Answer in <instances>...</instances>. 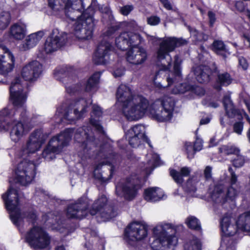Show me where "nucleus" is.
Returning <instances> with one entry per match:
<instances>
[{"instance_id": "b1692460", "label": "nucleus", "mask_w": 250, "mask_h": 250, "mask_svg": "<svg viewBox=\"0 0 250 250\" xmlns=\"http://www.w3.org/2000/svg\"><path fill=\"white\" fill-rule=\"evenodd\" d=\"M217 73V77L212 87L217 91H220L222 90L223 87H227L231 83L232 79L230 74L227 72L220 73L219 71Z\"/></svg>"}, {"instance_id": "864d4df0", "label": "nucleus", "mask_w": 250, "mask_h": 250, "mask_svg": "<svg viewBox=\"0 0 250 250\" xmlns=\"http://www.w3.org/2000/svg\"><path fill=\"white\" fill-rule=\"evenodd\" d=\"M238 65L241 67L243 70H247L249 66L247 60L243 56H240L238 58Z\"/></svg>"}, {"instance_id": "6ab92c4d", "label": "nucleus", "mask_w": 250, "mask_h": 250, "mask_svg": "<svg viewBox=\"0 0 250 250\" xmlns=\"http://www.w3.org/2000/svg\"><path fill=\"white\" fill-rule=\"evenodd\" d=\"M45 141V136L41 129H36L30 134L27 142L28 152L34 153L38 151Z\"/></svg>"}, {"instance_id": "c03bdc74", "label": "nucleus", "mask_w": 250, "mask_h": 250, "mask_svg": "<svg viewBox=\"0 0 250 250\" xmlns=\"http://www.w3.org/2000/svg\"><path fill=\"white\" fill-rule=\"evenodd\" d=\"M235 155L236 157L232 160V164L234 167H241L245 163L244 157L240 155V153L235 154Z\"/></svg>"}, {"instance_id": "774afa93", "label": "nucleus", "mask_w": 250, "mask_h": 250, "mask_svg": "<svg viewBox=\"0 0 250 250\" xmlns=\"http://www.w3.org/2000/svg\"><path fill=\"white\" fill-rule=\"evenodd\" d=\"M92 113L96 116L100 117L102 114L101 107L99 106H93L92 108Z\"/></svg>"}, {"instance_id": "4c0bfd02", "label": "nucleus", "mask_w": 250, "mask_h": 250, "mask_svg": "<svg viewBox=\"0 0 250 250\" xmlns=\"http://www.w3.org/2000/svg\"><path fill=\"white\" fill-rule=\"evenodd\" d=\"M184 250H202V244L197 238L190 240L184 245Z\"/></svg>"}, {"instance_id": "f8f14e48", "label": "nucleus", "mask_w": 250, "mask_h": 250, "mask_svg": "<svg viewBox=\"0 0 250 250\" xmlns=\"http://www.w3.org/2000/svg\"><path fill=\"white\" fill-rule=\"evenodd\" d=\"M88 203L85 196L79 198L75 203L69 204L67 208L66 215L68 219L81 220L88 213Z\"/></svg>"}, {"instance_id": "bf43d9fd", "label": "nucleus", "mask_w": 250, "mask_h": 250, "mask_svg": "<svg viewBox=\"0 0 250 250\" xmlns=\"http://www.w3.org/2000/svg\"><path fill=\"white\" fill-rule=\"evenodd\" d=\"M71 67H67V66L62 67V68H57L54 70V74L57 75L59 74H63V75H67L69 71V69H70Z\"/></svg>"}, {"instance_id": "e2e57ef3", "label": "nucleus", "mask_w": 250, "mask_h": 250, "mask_svg": "<svg viewBox=\"0 0 250 250\" xmlns=\"http://www.w3.org/2000/svg\"><path fill=\"white\" fill-rule=\"evenodd\" d=\"M95 178L99 180L102 183H108L112 178H110V174L107 178L104 177L101 173H98L97 175H94Z\"/></svg>"}, {"instance_id": "6e6d98bb", "label": "nucleus", "mask_w": 250, "mask_h": 250, "mask_svg": "<svg viewBox=\"0 0 250 250\" xmlns=\"http://www.w3.org/2000/svg\"><path fill=\"white\" fill-rule=\"evenodd\" d=\"M133 9V6L132 5H126L121 8L120 12L124 16H127Z\"/></svg>"}, {"instance_id": "5fc2aeb1", "label": "nucleus", "mask_w": 250, "mask_h": 250, "mask_svg": "<svg viewBox=\"0 0 250 250\" xmlns=\"http://www.w3.org/2000/svg\"><path fill=\"white\" fill-rule=\"evenodd\" d=\"M222 103L225 110L233 105L230 99V96L228 95H225L223 97L222 99Z\"/></svg>"}, {"instance_id": "7ed1b4c3", "label": "nucleus", "mask_w": 250, "mask_h": 250, "mask_svg": "<svg viewBox=\"0 0 250 250\" xmlns=\"http://www.w3.org/2000/svg\"><path fill=\"white\" fill-rule=\"evenodd\" d=\"M14 111L12 109L4 108L0 111V131H10L11 139L15 142H18L23 136L24 126L22 123L28 120L26 111L23 110L20 117V121L13 119Z\"/></svg>"}, {"instance_id": "37998d69", "label": "nucleus", "mask_w": 250, "mask_h": 250, "mask_svg": "<svg viewBox=\"0 0 250 250\" xmlns=\"http://www.w3.org/2000/svg\"><path fill=\"white\" fill-rule=\"evenodd\" d=\"M132 136L128 137V143L129 145L133 148H136L142 144L143 142V137L132 135Z\"/></svg>"}, {"instance_id": "9d476101", "label": "nucleus", "mask_w": 250, "mask_h": 250, "mask_svg": "<svg viewBox=\"0 0 250 250\" xmlns=\"http://www.w3.org/2000/svg\"><path fill=\"white\" fill-rule=\"evenodd\" d=\"M107 198L104 194L95 201L89 209V214L92 216L98 213L101 214L104 220H109L116 216V211L113 204H107Z\"/></svg>"}, {"instance_id": "0e129e2a", "label": "nucleus", "mask_w": 250, "mask_h": 250, "mask_svg": "<svg viewBox=\"0 0 250 250\" xmlns=\"http://www.w3.org/2000/svg\"><path fill=\"white\" fill-rule=\"evenodd\" d=\"M234 6L236 10L240 12H243L245 10L244 4L242 1H235Z\"/></svg>"}, {"instance_id": "f257e3e1", "label": "nucleus", "mask_w": 250, "mask_h": 250, "mask_svg": "<svg viewBox=\"0 0 250 250\" xmlns=\"http://www.w3.org/2000/svg\"><path fill=\"white\" fill-rule=\"evenodd\" d=\"M1 198L10 219L15 226L20 227L21 222L24 220L35 226L38 219L36 211L34 209L21 211L19 194L16 189L9 187L6 192L2 194Z\"/></svg>"}, {"instance_id": "49530a36", "label": "nucleus", "mask_w": 250, "mask_h": 250, "mask_svg": "<svg viewBox=\"0 0 250 250\" xmlns=\"http://www.w3.org/2000/svg\"><path fill=\"white\" fill-rule=\"evenodd\" d=\"M194 38L199 42H205L208 40V36L207 34L203 32L196 30L195 31Z\"/></svg>"}, {"instance_id": "20e7f679", "label": "nucleus", "mask_w": 250, "mask_h": 250, "mask_svg": "<svg viewBox=\"0 0 250 250\" xmlns=\"http://www.w3.org/2000/svg\"><path fill=\"white\" fill-rule=\"evenodd\" d=\"M159 230L157 227L153 229L155 239L151 244L152 250H170L176 246L178 238L175 235L176 228L171 223H166L161 226Z\"/></svg>"}, {"instance_id": "9b49d317", "label": "nucleus", "mask_w": 250, "mask_h": 250, "mask_svg": "<svg viewBox=\"0 0 250 250\" xmlns=\"http://www.w3.org/2000/svg\"><path fill=\"white\" fill-rule=\"evenodd\" d=\"M144 41L143 37L139 33L125 31L121 33L116 38L115 44L119 50L125 51L139 46Z\"/></svg>"}, {"instance_id": "39448f33", "label": "nucleus", "mask_w": 250, "mask_h": 250, "mask_svg": "<svg viewBox=\"0 0 250 250\" xmlns=\"http://www.w3.org/2000/svg\"><path fill=\"white\" fill-rule=\"evenodd\" d=\"M94 9L89 6L83 11L73 25L74 35L79 40H89L93 35L95 26Z\"/></svg>"}, {"instance_id": "3c124183", "label": "nucleus", "mask_w": 250, "mask_h": 250, "mask_svg": "<svg viewBox=\"0 0 250 250\" xmlns=\"http://www.w3.org/2000/svg\"><path fill=\"white\" fill-rule=\"evenodd\" d=\"M121 27L120 24H117L116 25H112L108 27L106 31V35L108 36H111L113 35L116 31H118Z\"/></svg>"}, {"instance_id": "a211bd4d", "label": "nucleus", "mask_w": 250, "mask_h": 250, "mask_svg": "<svg viewBox=\"0 0 250 250\" xmlns=\"http://www.w3.org/2000/svg\"><path fill=\"white\" fill-rule=\"evenodd\" d=\"M42 72V65L37 61L30 62L22 67L21 75L26 81L37 80Z\"/></svg>"}, {"instance_id": "de8ad7c7", "label": "nucleus", "mask_w": 250, "mask_h": 250, "mask_svg": "<svg viewBox=\"0 0 250 250\" xmlns=\"http://www.w3.org/2000/svg\"><path fill=\"white\" fill-rule=\"evenodd\" d=\"M31 36V34L27 37L26 40V44L27 46L29 48H32L34 46H36L39 42L38 39H37L35 37Z\"/></svg>"}, {"instance_id": "412c9836", "label": "nucleus", "mask_w": 250, "mask_h": 250, "mask_svg": "<svg viewBox=\"0 0 250 250\" xmlns=\"http://www.w3.org/2000/svg\"><path fill=\"white\" fill-rule=\"evenodd\" d=\"M219 70L216 66L212 69L207 65H201L196 67L194 74L197 82L200 83H207L211 80V76L213 73L218 72Z\"/></svg>"}, {"instance_id": "393cba45", "label": "nucleus", "mask_w": 250, "mask_h": 250, "mask_svg": "<svg viewBox=\"0 0 250 250\" xmlns=\"http://www.w3.org/2000/svg\"><path fill=\"white\" fill-rule=\"evenodd\" d=\"M137 180L140 182V179L137 177ZM142 186L140 182L137 184H133L132 186H129L126 184H123L122 187V191L124 198L127 201H132L137 196L138 191L141 188Z\"/></svg>"}, {"instance_id": "bb28decb", "label": "nucleus", "mask_w": 250, "mask_h": 250, "mask_svg": "<svg viewBox=\"0 0 250 250\" xmlns=\"http://www.w3.org/2000/svg\"><path fill=\"white\" fill-rule=\"evenodd\" d=\"M143 196L146 201L156 202L159 201L163 198L164 193L160 188L152 187L145 189Z\"/></svg>"}, {"instance_id": "72a5a7b5", "label": "nucleus", "mask_w": 250, "mask_h": 250, "mask_svg": "<svg viewBox=\"0 0 250 250\" xmlns=\"http://www.w3.org/2000/svg\"><path fill=\"white\" fill-rule=\"evenodd\" d=\"M197 143V141L194 142L193 145L190 142H186L185 143V147L186 152L188 159L193 158L196 152L202 149L203 145L201 144V142L200 143L199 145L198 146H196Z\"/></svg>"}, {"instance_id": "cd10ccee", "label": "nucleus", "mask_w": 250, "mask_h": 250, "mask_svg": "<svg viewBox=\"0 0 250 250\" xmlns=\"http://www.w3.org/2000/svg\"><path fill=\"white\" fill-rule=\"evenodd\" d=\"M220 227L223 235L226 237L232 236L236 232L234 226L231 224L230 216H224L222 217L220 221Z\"/></svg>"}, {"instance_id": "c756f323", "label": "nucleus", "mask_w": 250, "mask_h": 250, "mask_svg": "<svg viewBox=\"0 0 250 250\" xmlns=\"http://www.w3.org/2000/svg\"><path fill=\"white\" fill-rule=\"evenodd\" d=\"M236 225L244 231L250 232V210L239 216Z\"/></svg>"}, {"instance_id": "338daca9", "label": "nucleus", "mask_w": 250, "mask_h": 250, "mask_svg": "<svg viewBox=\"0 0 250 250\" xmlns=\"http://www.w3.org/2000/svg\"><path fill=\"white\" fill-rule=\"evenodd\" d=\"M103 13L108 17L109 19L112 21L113 19V16L112 14V11L108 6H105L103 9Z\"/></svg>"}, {"instance_id": "f03ea898", "label": "nucleus", "mask_w": 250, "mask_h": 250, "mask_svg": "<svg viewBox=\"0 0 250 250\" xmlns=\"http://www.w3.org/2000/svg\"><path fill=\"white\" fill-rule=\"evenodd\" d=\"M118 99L122 102V113L129 121H138L144 117L149 106L148 100L143 96H139V102L137 104L131 105L132 94L129 87L121 84L116 92Z\"/></svg>"}, {"instance_id": "a18cd8bd", "label": "nucleus", "mask_w": 250, "mask_h": 250, "mask_svg": "<svg viewBox=\"0 0 250 250\" xmlns=\"http://www.w3.org/2000/svg\"><path fill=\"white\" fill-rule=\"evenodd\" d=\"M88 105L86 102H84V105H83V107L80 111L78 108H75L73 111L74 115L76 116L78 119H80L83 117L84 115L87 111Z\"/></svg>"}, {"instance_id": "aec40b11", "label": "nucleus", "mask_w": 250, "mask_h": 250, "mask_svg": "<svg viewBox=\"0 0 250 250\" xmlns=\"http://www.w3.org/2000/svg\"><path fill=\"white\" fill-rule=\"evenodd\" d=\"M147 57L146 50L139 46L128 50L126 53V61L130 63L135 65L143 63L146 60Z\"/></svg>"}, {"instance_id": "6e6552de", "label": "nucleus", "mask_w": 250, "mask_h": 250, "mask_svg": "<svg viewBox=\"0 0 250 250\" xmlns=\"http://www.w3.org/2000/svg\"><path fill=\"white\" fill-rule=\"evenodd\" d=\"M148 234V226L140 221L129 223L124 230V239L127 245L134 246L136 241L145 239Z\"/></svg>"}, {"instance_id": "473e14b6", "label": "nucleus", "mask_w": 250, "mask_h": 250, "mask_svg": "<svg viewBox=\"0 0 250 250\" xmlns=\"http://www.w3.org/2000/svg\"><path fill=\"white\" fill-rule=\"evenodd\" d=\"M128 133L131 135L138 136L140 137H143V142H146L150 146H151L150 140L146 135L144 126L142 125L138 124L132 126L128 130Z\"/></svg>"}, {"instance_id": "79ce46f5", "label": "nucleus", "mask_w": 250, "mask_h": 250, "mask_svg": "<svg viewBox=\"0 0 250 250\" xmlns=\"http://www.w3.org/2000/svg\"><path fill=\"white\" fill-rule=\"evenodd\" d=\"M229 109L226 110V112L228 116L231 118L236 117L239 120H243V116L239 109L235 108L233 105Z\"/></svg>"}, {"instance_id": "a19ab883", "label": "nucleus", "mask_w": 250, "mask_h": 250, "mask_svg": "<svg viewBox=\"0 0 250 250\" xmlns=\"http://www.w3.org/2000/svg\"><path fill=\"white\" fill-rule=\"evenodd\" d=\"M186 223L188 228L191 229L198 231L201 229L200 221L195 216L188 217L187 219Z\"/></svg>"}, {"instance_id": "09e8293b", "label": "nucleus", "mask_w": 250, "mask_h": 250, "mask_svg": "<svg viewBox=\"0 0 250 250\" xmlns=\"http://www.w3.org/2000/svg\"><path fill=\"white\" fill-rule=\"evenodd\" d=\"M160 18L157 16H151L147 18V23L151 26H155L160 23Z\"/></svg>"}, {"instance_id": "4d7b16f0", "label": "nucleus", "mask_w": 250, "mask_h": 250, "mask_svg": "<svg viewBox=\"0 0 250 250\" xmlns=\"http://www.w3.org/2000/svg\"><path fill=\"white\" fill-rule=\"evenodd\" d=\"M173 74L175 77H180L182 76L180 64L177 62L174 63Z\"/></svg>"}, {"instance_id": "2f4dec72", "label": "nucleus", "mask_w": 250, "mask_h": 250, "mask_svg": "<svg viewBox=\"0 0 250 250\" xmlns=\"http://www.w3.org/2000/svg\"><path fill=\"white\" fill-rule=\"evenodd\" d=\"M9 33L14 39L17 40H21L25 37L26 27L24 25L15 23L11 26Z\"/></svg>"}, {"instance_id": "e433bc0d", "label": "nucleus", "mask_w": 250, "mask_h": 250, "mask_svg": "<svg viewBox=\"0 0 250 250\" xmlns=\"http://www.w3.org/2000/svg\"><path fill=\"white\" fill-rule=\"evenodd\" d=\"M219 152L226 155H235L240 153V150L233 145H222L219 148Z\"/></svg>"}, {"instance_id": "c9c22d12", "label": "nucleus", "mask_w": 250, "mask_h": 250, "mask_svg": "<svg viewBox=\"0 0 250 250\" xmlns=\"http://www.w3.org/2000/svg\"><path fill=\"white\" fill-rule=\"evenodd\" d=\"M212 46L213 50L217 54L221 55L224 58H226L227 49L226 44L223 41L215 40L212 43Z\"/></svg>"}, {"instance_id": "0eeeda50", "label": "nucleus", "mask_w": 250, "mask_h": 250, "mask_svg": "<svg viewBox=\"0 0 250 250\" xmlns=\"http://www.w3.org/2000/svg\"><path fill=\"white\" fill-rule=\"evenodd\" d=\"M24 241L31 248L39 250L47 248L50 244L51 239L42 227L34 226L25 233Z\"/></svg>"}, {"instance_id": "dca6fc26", "label": "nucleus", "mask_w": 250, "mask_h": 250, "mask_svg": "<svg viewBox=\"0 0 250 250\" xmlns=\"http://www.w3.org/2000/svg\"><path fill=\"white\" fill-rule=\"evenodd\" d=\"M111 43L104 40H102L98 44L94 53V61L96 64H105L109 60V56L113 51Z\"/></svg>"}, {"instance_id": "4468645a", "label": "nucleus", "mask_w": 250, "mask_h": 250, "mask_svg": "<svg viewBox=\"0 0 250 250\" xmlns=\"http://www.w3.org/2000/svg\"><path fill=\"white\" fill-rule=\"evenodd\" d=\"M67 42V34L60 33L58 29L52 30L44 43V50L47 54L51 53L64 46Z\"/></svg>"}, {"instance_id": "680f3d73", "label": "nucleus", "mask_w": 250, "mask_h": 250, "mask_svg": "<svg viewBox=\"0 0 250 250\" xmlns=\"http://www.w3.org/2000/svg\"><path fill=\"white\" fill-rule=\"evenodd\" d=\"M208 16L209 19V26L212 27L216 20L215 14L211 11H209L208 13Z\"/></svg>"}, {"instance_id": "f3484780", "label": "nucleus", "mask_w": 250, "mask_h": 250, "mask_svg": "<svg viewBox=\"0 0 250 250\" xmlns=\"http://www.w3.org/2000/svg\"><path fill=\"white\" fill-rule=\"evenodd\" d=\"M23 86L21 83V79L16 77L12 82L9 87L10 97L15 106H22L26 97L23 94Z\"/></svg>"}, {"instance_id": "f704fd0d", "label": "nucleus", "mask_w": 250, "mask_h": 250, "mask_svg": "<svg viewBox=\"0 0 250 250\" xmlns=\"http://www.w3.org/2000/svg\"><path fill=\"white\" fill-rule=\"evenodd\" d=\"M237 196V190L232 186H229L227 188L226 194L221 200V204L224 205L228 202H233Z\"/></svg>"}, {"instance_id": "c85d7f7f", "label": "nucleus", "mask_w": 250, "mask_h": 250, "mask_svg": "<svg viewBox=\"0 0 250 250\" xmlns=\"http://www.w3.org/2000/svg\"><path fill=\"white\" fill-rule=\"evenodd\" d=\"M190 172V168L187 167H182L181 168L180 171H178L175 169H169L170 175L174 181L179 185H182L184 183L183 177L188 176Z\"/></svg>"}, {"instance_id": "ddd939ff", "label": "nucleus", "mask_w": 250, "mask_h": 250, "mask_svg": "<svg viewBox=\"0 0 250 250\" xmlns=\"http://www.w3.org/2000/svg\"><path fill=\"white\" fill-rule=\"evenodd\" d=\"M188 42L183 38L168 37L160 43L157 51V58L159 61L166 59L169 53L175 50L176 47L187 44Z\"/></svg>"}, {"instance_id": "4be33fe9", "label": "nucleus", "mask_w": 250, "mask_h": 250, "mask_svg": "<svg viewBox=\"0 0 250 250\" xmlns=\"http://www.w3.org/2000/svg\"><path fill=\"white\" fill-rule=\"evenodd\" d=\"M75 138L84 151H88L92 148V146H95L96 140L95 136L90 135L85 131L83 132V136L81 134H76Z\"/></svg>"}, {"instance_id": "a878e982", "label": "nucleus", "mask_w": 250, "mask_h": 250, "mask_svg": "<svg viewBox=\"0 0 250 250\" xmlns=\"http://www.w3.org/2000/svg\"><path fill=\"white\" fill-rule=\"evenodd\" d=\"M74 130L73 128H65L59 134L52 138L50 140V143L57 141L62 147L67 146L71 140Z\"/></svg>"}, {"instance_id": "603ef678", "label": "nucleus", "mask_w": 250, "mask_h": 250, "mask_svg": "<svg viewBox=\"0 0 250 250\" xmlns=\"http://www.w3.org/2000/svg\"><path fill=\"white\" fill-rule=\"evenodd\" d=\"M101 166H103L107 165L110 167V168L109 169L110 178H112L115 169V167L112 163L108 160H104L101 162Z\"/></svg>"}, {"instance_id": "69168bd1", "label": "nucleus", "mask_w": 250, "mask_h": 250, "mask_svg": "<svg viewBox=\"0 0 250 250\" xmlns=\"http://www.w3.org/2000/svg\"><path fill=\"white\" fill-rule=\"evenodd\" d=\"M229 172L231 175L230 183L231 185H234L237 182V176L235 174L234 171H233L232 168L229 167Z\"/></svg>"}, {"instance_id": "13d9d810", "label": "nucleus", "mask_w": 250, "mask_h": 250, "mask_svg": "<svg viewBox=\"0 0 250 250\" xmlns=\"http://www.w3.org/2000/svg\"><path fill=\"white\" fill-rule=\"evenodd\" d=\"M52 142H50V143ZM50 143V142H49ZM58 150V146H52L49 144L43 150L42 154H45L46 155L50 154L51 153H55Z\"/></svg>"}, {"instance_id": "2eb2a0df", "label": "nucleus", "mask_w": 250, "mask_h": 250, "mask_svg": "<svg viewBox=\"0 0 250 250\" xmlns=\"http://www.w3.org/2000/svg\"><path fill=\"white\" fill-rule=\"evenodd\" d=\"M15 59L12 52L5 46L0 43V74L6 76L13 70Z\"/></svg>"}, {"instance_id": "58836bf2", "label": "nucleus", "mask_w": 250, "mask_h": 250, "mask_svg": "<svg viewBox=\"0 0 250 250\" xmlns=\"http://www.w3.org/2000/svg\"><path fill=\"white\" fill-rule=\"evenodd\" d=\"M11 20V16L9 12H1L0 14V30L5 29L9 25Z\"/></svg>"}, {"instance_id": "1a4fd4ad", "label": "nucleus", "mask_w": 250, "mask_h": 250, "mask_svg": "<svg viewBox=\"0 0 250 250\" xmlns=\"http://www.w3.org/2000/svg\"><path fill=\"white\" fill-rule=\"evenodd\" d=\"M33 162L24 159L19 163L16 169V179L18 182L25 185L30 183L35 178L36 172Z\"/></svg>"}, {"instance_id": "7c9ffc66", "label": "nucleus", "mask_w": 250, "mask_h": 250, "mask_svg": "<svg viewBox=\"0 0 250 250\" xmlns=\"http://www.w3.org/2000/svg\"><path fill=\"white\" fill-rule=\"evenodd\" d=\"M225 186L224 184L217 183L214 185L213 190L210 193V196L213 202L221 204V200L224 196Z\"/></svg>"}, {"instance_id": "8fccbe9b", "label": "nucleus", "mask_w": 250, "mask_h": 250, "mask_svg": "<svg viewBox=\"0 0 250 250\" xmlns=\"http://www.w3.org/2000/svg\"><path fill=\"white\" fill-rule=\"evenodd\" d=\"M244 126V123L242 120L235 122L233 126V131L238 135L242 134Z\"/></svg>"}, {"instance_id": "5701e85b", "label": "nucleus", "mask_w": 250, "mask_h": 250, "mask_svg": "<svg viewBox=\"0 0 250 250\" xmlns=\"http://www.w3.org/2000/svg\"><path fill=\"white\" fill-rule=\"evenodd\" d=\"M101 73L95 72L83 84L84 91L87 93H96L99 88Z\"/></svg>"}, {"instance_id": "052dcab7", "label": "nucleus", "mask_w": 250, "mask_h": 250, "mask_svg": "<svg viewBox=\"0 0 250 250\" xmlns=\"http://www.w3.org/2000/svg\"><path fill=\"white\" fill-rule=\"evenodd\" d=\"M204 175L206 180L208 181L212 178V167L210 166H207L204 171Z\"/></svg>"}, {"instance_id": "423d86ee", "label": "nucleus", "mask_w": 250, "mask_h": 250, "mask_svg": "<svg viewBox=\"0 0 250 250\" xmlns=\"http://www.w3.org/2000/svg\"><path fill=\"white\" fill-rule=\"evenodd\" d=\"M175 102L170 97L156 100L149 109V113L153 119L158 122H165L173 117Z\"/></svg>"}, {"instance_id": "ea45409f", "label": "nucleus", "mask_w": 250, "mask_h": 250, "mask_svg": "<svg viewBox=\"0 0 250 250\" xmlns=\"http://www.w3.org/2000/svg\"><path fill=\"white\" fill-rule=\"evenodd\" d=\"M184 88V91H190L200 96H204L206 93V91L204 88L196 85L185 83Z\"/></svg>"}]
</instances>
